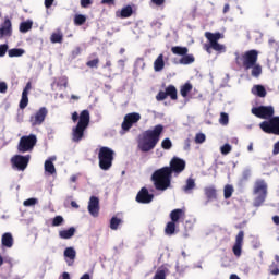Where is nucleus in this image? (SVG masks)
Wrapping results in <instances>:
<instances>
[{
	"mask_svg": "<svg viewBox=\"0 0 279 279\" xmlns=\"http://www.w3.org/2000/svg\"><path fill=\"white\" fill-rule=\"evenodd\" d=\"M101 3L110 5V3H114V0H101Z\"/></svg>",
	"mask_w": 279,
	"mask_h": 279,
	"instance_id": "obj_58",
	"label": "nucleus"
},
{
	"mask_svg": "<svg viewBox=\"0 0 279 279\" xmlns=\"http://www.w3.org/2000/svg\"><path fill=\"white\" fill-rule=\"evenodd\" d=\"M166 95L167 97H170L171 99L175 100L178 99V89H175V86L170 85L166 88Z\"/></svg>",
	"mask_w": 279,
	"mask_h": 279,
	"instance_id": "obj_30",
	"label": "nucleus"
},
{
	"mask_svg": "<svg viewBox=\"0 0 279 279\" xmlns=\"http://www.w3.org/2000/svg\"><path fill=\"white\" fill-rule=\"evenodd\" d=\"M272 221L276 223V226H279V216H274Z\"/></svg>",
	"mask_w": 279,
	"mask_h": 279,
	"instance_id": "obj_59",
	"label": "nucleus"
},
{
	"mask_svg": "<svg viewBox=\"0 0 279 279\" xmlns=\"http://www.w3.org/2000/svg\"><path fill=\"white\" fill-rule=\"evenodd\" d=\"M34 25V22L32 20H27L26 22H22L20 24V32L22 34H27L29 29H32V26Z\"/></svg>",
	"mask_w": 279,
	"mask_h": 279,
	"instance_id": "obj_29",
	"label": "nucleus"
},
{
	"mask_svg": "<svg viewBox=\"0 0 279 279\" xmlns=\"http://www.w3.org/2000/svg\"><path fill=\"white\" fill-rule=\"evenodd\" d=\"M71 206L72 208H80V205L75 201L71 202Z\"/></svg>",
	"mask_w": 279,
	"mask_h": 279,
	"instance_id": "obj_61",
	"label": "nucleus"
},
{
	"mask_svg": "<svg viewBox=\"0 0 279 279\" xmlns=\"http://www.w3.org/2000/svg\"><path fill=\"white\" fill-rule=\"evenodd\" d=\"M3 247H12L14 245V238L12 233H4L1 239Z\"/></svg>",
	"mask_w": 279,
	"mask_h": 279,
	"instance_id": "obj_23",
	"label": "nucleus"
},
{
	"mask_svg": "<svg viewBox=\"0 0 279 279\" xmlns=\"http://www.w3.org/2000/svg\"><path fill=\"white\" fill-rule=\"evenodd\" d=\"M8 92V84L5 82H0V93Z\"/></svg>",
	"mask_w": 279,
	"mask_h": 279,
	"instance_id": "obj_52",
	"label": "nucleus"
},
{
	"mask_svg": "<svg viewBox=\"0 0 279 279\" xmlns=\"http://www.w3.org/2000/svg\"><path fill=\"white\" fill-rule=\"evenodd\" d=\"M47 108L41 107L34 116L31 117L32 125H43L47 117Z\"/></svg>",
	"mask_w": 279,
	"mask_h": 279,
	"instance_id": "obj_13",
	"label": "nucleus"
},
{
	"mask_svg": "<svg viewBox=\"0 0 279 279\" xmlns=\"http://www.w3.org/2000/svg\"><path fill=\"white\" fill-rule=\"evenodd\" d=\"M5 36H12V22L10 20H5L0 27V38Z\"/></svg>",
	"mask_w": 279,
	"mask_h": 279,
	"instance_id": "obj_20",
	"label": "nucleus"
},
{
	"mask_svg": "<svg viewBox=\"0 0 279 279\" xmlns=\"http://www.w3.org/2000/svg\"><path fill=\"white\" fill-rule=\"evenodd\" d=\"M75 25H84L86 23V15L76 14L74 16Z\"/></svg>",
	"mask_w": 279,
	"mask_h": 279,
	"instance_id": "obj_39",
	"label": "nucleus"
},
{
	"mask_svg": "<svg viewBox=\"0 0 279 279\" xmlns=\"http://www.w3.org/2000/svg\"><path fill=\"white\" fill-rule=\"evenodd\" d=\"M58 158L56 156L49 157L45 163H44V169L45 172L48 173V175H53L56 173V166L53 162H56Z\"/></svg>",
	"mask_w": 279,
	"mask_h": 279,
	"instance_id": "obj_19",
	"label": "nucleus"
},
{
	"mask_svg": "<svg viewBox=\"0 0 279 279\" xmlns=\"http://www.w3.org/2000/svg\"><path fill=\"white\" fill-rule=\"evenodd\" d=\"M163 130L165 126L158 124L154 129L145 131L138 140V149L144 153L151 151L158 145Z\"/></svg>",
	"mask_w": 279,
	"mask_h": 279,
	"instance_id": "obj_2",
	"label": "nucleus"
},
{
	"mask_svg": "<svg viewBox=\"0 0 279 279\" xmlns=\"http://www.w3.org/2000/svg\"><path fill=\"white\" fill-rule=\"evenodd\" d=\"M270 274H272V276H278L279 268H275V269L270 270Z\"/></svg>",
	"mask_w": 279,
	"mask_h": 279,
	"instance_id": "obj_60",
	"label": "nucleus"
},
{
	"mask_svg": "<svg viewBox=\"0 0 279 279\" xmlns=\"http://www.w3.org/2000/svg\"><path fill=\"white\" fill-rule=\"evenodd\" d=\"M12 165L19 169V171H25L27 169V165H29V155L27 156H21L16 155L12 159Z\"/></svg>",
	"mask_w": 279,
	"mask_h": 279,
	"instance_id": "obj_12",
	"label": "nucleus"
},
{
	"mask_svg": "<svg viewBox=\"0 0 279 279\" xmlns=\"http://www.w3.org/2000/svg\"><path fill=\"white\" fill-rule=\"evenodd\" d=\"M165 69V54H159L154 61V71L155 73H160Z\"/></svg>",
	"mask_w": 279,
	"mask_h": 279,
	"instance_id": "obj_21",
	"label": "nucleus"
},
{
	"mask_svg": "<svg viewBox=\"0 0 279 279\" xmlns=\"http://www.w3.org/2000/svg\"><path fill=\"white\" fill-rule=\"evenodd\" d=\"M252 94L257 95V97H265L267 95V90L263 85H255L252 88Z\"/></svg>",
	"mask_w": 279,
	"mask_h": 279,
	"instance_id": "obj_27",
	"label": "nucleus"
},
{
	"mask_svg": "<svg viewBox=\"0 0 279 279\" xmlns=\"http://www.w3.org/2000/svg\"><path fill=\"white\" fill-rule=\"evenodd\" d=\"M193 189H195V179L189 178V179L186 180L185 186H183V191H184L185 193H189L190 191H193Z\"/></svg>",
	"mask_w": 279,
	"mask_h": 279,
	"instance_id": "obj_34",
	"label": "nucleus"
},
{
	"mask_svg": "<svg viewBox=\"0 0 279 279\" xmlns=\"http://www.w3.org/2000/svg\"><path fill=\"white\" fill-rule=\"evenodd\" d=\"M138 121H141V113L138 112L128 113L124 117V120L122 122V130L128 132V130H130L134 123H138Z\"/></svg>",
	"mask_w": 279,
	"mask_h": 279,
	"instance_id": "obj_11",
	"label": "nucleus"
},
{
	"mask_svg": "<svg viewBox=\"0 0 279 279\" xmlns=\"http://www.w3.org/2000/svg\"><path fill=\"white\" fill-rule=\"evenodd\" d=\"M36 204H38V198H28L23 202V206H25L26 208H28L29 206H36Z\"/></svg>",
	"mask_w": 279,
	"mask_h": 279,
	"instance_id": "obj_43",
	"label": "nucleus"
},
{
	"mask_svg": "<svg viewBox=\"0 0 279 279\" xmlns=\"http://www.w3.org/2000/svg\"><path fill=\"white\" fill-rule=\"evenodd\" d=\"M29 90H32V83L28 82L25 86V88L22 92V98L20 101V108L24 110V108H27V105L29 104V98L27 97L29 95Z\"/></svg>",
	"mask_w": 279,
	"mask_h": 279,
	"instance_id": "obj_18",
	"label": "nucleus"
},
{
	"mask_svg": "<svg viewBox=\"0 0 279 279\" xmlns=\"http://www.w3.org/2000/svg\"><path fill=\"white\" fill-rule=\"evenodd\" d=\"M220 151H221L222 156H228V154H230V151H232V145L225 144L223 146L220 147Z\"/></svg>",
	"mask_w": 279,
	"mask_h": 279,
	"instance_id": "obj_42",
	"label": "nucleus"
},
{
	"mask_svg": "<svg viewBox=\"0 0 279 279\" xmlns=\"http://www.w3.org/2000/svg\"><path fill=\"white\" fill-rule=\"evenodd\" d=\"M59 236L60 239L64 240L73 239V236H75V228L71 227L69 229L59 231Z\"/></svg>",
	"mask_w": 279,
	"mask_h": 279,
	"instance_id": "obj_22",
	"label": "nucleus"
},
{
	"mask_svg": "<svg viewBox=\"0 0 279 279\" xmlns=\"http://www.w3.org/2000/svg\"><path fill=\"white\" fill-rule=\"evenodd\" d=\"M121 223H122V220L120 218L112 217L110 220L111 230H118L119 226H121Z\"/></svg>",
	"mask_w": 279,
	"mask_h": 279,
	"instance_id": "obj_36",
	"label": "nucleus"
},
{
	"mask_svg": "<svg viewBox=\"0 0 279 279\" xmlns=\"http://www.w3.org/2000/svg\"><path fill=\"white\" fill-rule=\"evenodd\" d=\"M171 51L174 56H186L189 53V48L182 46H174L171 48Z\"/></svg>",
	"mask_w": 279,
	"mask_h": 279,
	"instance_id": "obj_26",
	"label": "nucleus"
},
{
	"mask_svg": "<svg viewBox=\"0 0 279 279\" xmlns=\"http://www.w3.org/2000/svg\"><path fill=\"white\" fill-rule=\"evenodd\" d=\"M195 62V57L193 54H183L179 60V64L189 65Z\"/></svg>",
	"mask_w": 279,
	"mask_h": 279,
	"instance_id": "obj_28",
	"label": "nucleus"
},
{
	"mask_svg": "<svg viewBox=\"0 0 279 279\" xmlns=\"http://www.w3.org/2000/svg\"><path fill=\"white\" fill-rule=\"evenodd\" d=\"M254 206H260L267 197V183L263 180L255 182L254 190Z\"/></svg>",
	"mask_w": 279,
	"mask_h": 279,
	"instance_id": "obj_6",
	"label": "nucleus"
},
{
	"mask_svg": "<svg viewBox=\"0 0 279 279\" xmlns=\"http://www.w3.org/2000/svg\"><path fill=\"white\" fill-rule=\"evenodd\" d=\"M99 167L102 171H108L114 160V150L109 147H101L98 153Z\"/></svg>",
	"mask_w": 279,
	"mask_h": 279,
	"instance_id": "obj_5",
	"label": "nucleus"
},
{
	"mask_svg": "<svg viewBox=\"0 0 279 279\" xmlns=\"http://www.w3.org/2000/svg\"><path fill=\"white\" fill-rule=\"evenodd\" d=\"M53 1L54 0H45L46 8H51V5H53Z\"/></svg>",
	"mask_w": 279,
	"mask_h": 279,
	"instance_id": "obj_56",
	"label": "nucleus"
},
{
	"mask_svg": "<svg viewBox=\"0 0 279 279\" xmlns=\"http://www.w3.org/2000/svg\"><path fill=\"white\" fill-rule=\"evenodd\" d=\"M161 147H162V149H171V147H173V144L171 143L170 138H165L161 142Z\"/></svg>",
	"mask_w": 279,
	"mask_h": 279,
	"instance_id": "obj_45",
	"label": "nucleus"
},
{
	"mask_svg": "<svg viewBox=\"0 0 279 279\" xmlns=\"http://www.w3.org/2000/svg\"><path fill=\"white\" fill-rule=\"evenodd\" d=\"M87 210L92 217H99V198L92 196L88 202Z\"/></svg>",
	"mask_w": 279,
	"mask_h": 279,
	"instance_id": "obj_14",
	"label": "nucleus"
},
{
	"mask_svg": "<svg viewBox=\"0 0 279 279\" xmlns=\"http://www.w3.org/2000/svg\"><path fill=\"white\" fill-rule=\"evenodd\" d=\"M132 8L130 5L124 7L120 12H117V16H121V19H130L132 14Z\"/></svg>",
	"mask_w": 279,
	"mask_h": 279,
	"instance_id": "obj_31",
	"label": "nucleus"
},
{
	"mask_svg": "<svg viewBox=\"0 0 279 279\" xmlns=\"http://www.w3.org/2000/svg\"><path fill=\"white\" fill-rule=\"evenodd\" d=\"M165 233L168 236L175 234V222H172V220L170 222H168L166 226V229H165Z\"/></svg>",
	"mask_w": 279,
	"mask_h": 279,
	"instance_id": "obj_32",
	"label": "nucleus"
},
{
	"mask_svg": "<svg viewBox=\"0 0 279 279\" xmlns=\"http://www.w3.org/2000/svg\"><path fill=\"white\" fill-rule=\"evenodd\" d=\"M234 193V187L232 185H226L223 189L225 199H230Z\"/></svg>",
	"mask_w": 279,
	"mask_h": 279,
	"instance_id": "obj_38",
	"label": "nucleus"
},
{
	"mask_svg": "<svg viewBox=\"0 0 279 279\" xmlns=\"http://www.w3.org/2000/svg\"><path fill=\"white\" fill-rule=\"evenodd\" d=\"M230 279H241V278H239V276H236V275H231Z\"/></svg>",
	"mask_w": 279,
	"mask_h": 279,
	"instance_id": "obj_64",
	"label": "nucleus"
},
{
	"mask_svg": "<svg viewBox=\"0 0 279 279\" xmlns=\"http://www.w3.org/2000/svg\"><path fill=\"white\" fill-rule=\"evenodd\" d=\"M153 279H167V271L165 269H158Z\"/></svg>",
	"mask_w": 279,
	"mask_h": 279,
	"instance_id": "obj_41",
	"label": "nucleus"
},
{
	"mask_svg": "<svg viewBox=\"0 0 279 279\" xmlns=\"http://www.w3.org/2000/svg\"><path fill=\"white\" fill-rule=\"evenodd\" d=\"M77 119L78 123L72 130V140L75 143H78V141H82V138H84V132L90 123V112L88 110H83L81 114H78L77 111H74L72 113V121L75 123L77 122Z\"/></svg>",
	"mask_w": 279,
	"mask_h": 279,
	"instance_id": "obj_3",
	"label": "nucleus"
},
{
	"mask_svg": "<svg viewBox=\"0 0 279 279\" xmlns=\"http://www.w3.org/2000/svg\"><path fill=\"white\" fill-rule=\"evenodd\" d=\"M89 5H93V0H81V7L88 8Z\"/></svg>",
	"mask_w": 279,
	"mask_h": 279,
	"instance_id": "obj_51",
	"label": "nucleus"
},
{
	"mask_svg": "<svg viewBox=\"0 0 279 279\" xmlns=\"http://www.w3.org/2000/svg\"><path fill=\"white\" fill-rule=\"evenodd\" d=\"M9 46L8 44L0 45V58H3L8 53Z\"/></svg>",
	"mask_w": 279,
	"mask_h": 279,
	"instance_id": "obj_48",
	"label": "nucleus"
},
{
	"mask_svg": "<svg viewBox=\"0 0 279 279\" xmlns=\"http://www.w3.org/2000/svg\"><path fill=\"white\" fill-rule=\"evenodd\" d=\"M252 76L253 77H259L260 76V73H263V68L259 65V64H254L252 66Z\"/></svg>",
	"mask_w": 279,
	"mask_h": 279,
	"instance_id": "obj_37",
	"label": "nucleus"
},
{
	"mask_svg": "<svg viewBox=\"0 0 279 279\" xmlns=\"http://www.w3.org/2000/svg\"><path fill=\"white\" fill-rule=\"evenodd\" d=\"M97 64H99V59H94L87 62V66H89L90 69H95Z\"/></svg>",
	"mask_w": 279,
	"mask_h": 279,
	"instance_id": "obj_50",
	"label": "nucleus"
},
{
	"mask_svg": "<svg viewBox=\"0 0 279 279\" xmlns=\"http://www.w3.org/2000/svg\"><path fill=\"white\" fill-rule=\"evenodd\" d=\"M62 223H64V218L62 216H57L52 220V226L54 227L62 226Z\"/></svg>",
	"mask_w": 279,
	"mask_h": 279,
	"instance_id": "obj_46",
	"label": "nucleus"
},
{
	"mask_svg": "<svg viewBox=\"0 0 279 279\" xmlns=\"http://www.w3.org/2000/svg\"><path fill=\"white\" fill-rule=\"evenodd\" d=\"M252 114L258 117V119H271L274 117V107L260 106L252 109Z\"/></svg>",
	"mask_w": 279,
	"mask_h": 279,
	"instance_id": "obj_9",
	"label": "nucleus"
},
{
	"mask_svg": "<svg viewBox=\"0 0 279 279\" xmlns=\"http://www.w3.org/2000/svg\"><path fill=\"white\" fill-rule=\"evenodd\" d=\"M61 82H63L64 88H66V86H69V78H66V76H63V77L61 78Z\"/></svg>",
	"mask_w": 279,
	"mask_h": 279,
	"instance_id": "obj_54",
	"label": "nucleus"
},
{
	"mask_svg": "<svg viewBox=\"0 0 279 279\" xmlns=\"http://www.w3.org/2000/svg\"><path fill=\"white\" fill-rule=\"evenodd\" d=\"M260 130L266 134L279 135V117H274L269 121H264L259 124Z\"/></svg>",
	"mask_w": 279,
	"mask_h": 279,
	"instance_id": "obj_8",
	"label": "nucleus"
},
{
	"mask_svg": "<svg viewBox=\"0 0 279 279\" xmlns=\"http://www.w3.org/2000/svg\"><path fill=\"white\" fill-rule=\"evenodd\" d=\"M206 142V134L204 133H198L195 136V143H197L198 145H202V143Z\"/></svg>",
	"mask_w": 279,
	"mask_h": 279,
	"instance_id": "obj_44",
	"label": "nucleus"
},
{
	"mask_svg": "<svg viewBox=\"0 0 279 279\" xmlns=\"http://www.w3.org/2000/svg\"><path fill=\"white\" fill-rule=\"evenodd\" d=\"M272 154L277 156L279 154V141L274 145Z\"/></svg>",
	"mask_w": 279,
	"mask_h": 279,
	"instance_id": "obj_53",
	"label": "nucleus"
},
{
	"mask_svg": "<svg viewBox=\"0 0 279 279\" xmlns=\"http://www.w3.org/2000/svg\"><path fill=\"white\" fill-rule=\"evenodd\" d=\"M80 279H90V275L84 274Z\"/></svg>",
	"mask_w": 279,
	"mask_h": 279,
	"instance_id": "obj_62",
	"label": "nucleus"
},
{
	"mask_svg": "<svg viewBox=\"0 0 279 279\" xmlns=\"http://www.w3.org/2000/svg\"><path fill=\"white\" fill-rule=\"evenodd\" d=\"M59 279H71V275H69V272H63Z\"/></svg>",
	"mask_w": 279,
	"mask_h": 279,
	"instance_id": "obj_55",
	"label": "nucleus"
},
{
	"mask_svg": "<svg viewBox=\"0 0 279 279\" xmlns=\"http://www.w3.org/2000/svg\"><path fill=\"white\" fill-rule=\"evenodd\" d=\"M247 150H248V151H254V144L251 143V144L248 145V147H247Z\"/></svg>",
	"mask_w": 279,
	"mask_h": 279,
	"instance_id": "obj_63",
	"label": "nucleus"
},
{
	"mask_svg": "<svg viewBox=\"0 0 279 279\" xmlns=\"http://www.w3.org/2000/svg\"><path fill=\"white\" fill-rule=\"evenodd\" d=\"M62 34L60 32L53 33L50 37L51 43L56 44V43H62Z\"/></svg>",
	"mask_w": 279,
	"mask_h": 279,
	"instance_id": "obj_40",
	"label": "nucleus"
},
{
	"mask_svg": "<svg viewBox=\"0 0 279 279\" xmlns=\"http://www.w3.org/2000/svg\"><path fill=\"white\" fill-rule=\"evenodd\" d=\"M153 3H155V5H162V3H165V0H151Z\"/></svg>",
	"mask_w": 279,
	"mask_h": 279,
	"instance_id": "obj_57",
	"label": "nucleus"
},
{
	"mask_svg": "<svg viewBox=\"0 0 279 279\" xmlns=\"http://www.w3.org/2000/svg\"><path fill=\"white\" fill-rule=\"evenodd\" d=\"M205 38H207L209 46H206V52L210 53V49H214V51H218V53H226V46L222 44H219V40L223 38V35L221 33H205Z\"/></svg>",
	"mask_w": 279,
	"mask_h": 279,
	"instance_id": "obj_4",
	"label": "nucleus"
},
{
	"mask_svg": "<svg viewBox=\"0 0 279 279\" xmlns=\"http://www.w3.org/2000/svg\"><path fill=\"white\" fill-rule=\"evenodd\" d=\"M191 90H193V85H191V83H186L181 87V95L182 97H187L189 93H191Z\"/></svg>",
	"mask_w": 279,
	"mask_h": 279,
	"instance_id": "obj_35",
	"label": "nucleus"
},
{
	"mask_svg": "<svg viewBox=\"0 0 279 279\" xmlns=\"http://www.w3.org/2000/svg\"><path fill=\"white\" fill-rule=\"evenodd\" d=\"M36 143H38V138L34 134L22 136L17 147L19 151H22V154L32 151V149H34L36 146Z\"/></svg>",
	"mask_w": 279,
	"mask_h": 279,
	"instance_id": "obj_7",
	"label": "nucleus"
},
{
	"mask_svg": "<svg viewBox=\"0 0 279 279\" xmlns=\"http://www.w3.org/2000/svg\"><path fill=\"white\" fill-rule=\"evenodd\" d=\"M167 97V92H159L156 96L157 101H165V98Z\"/></svg>",
	"mask_w": 279,
	"mask_h": 279,
	"instance_id": "obj_49",
	"label": "nucleus"
},
{
	"mask_svg": "<svg viewBox=\"0 0 279 279\" xmlns=\"http://www.w3.org/2000/svg\"><path fill=\"white\" fill-rule=\"evenodd\" d=\"M185 215V211L184 209H174L170 213V219L172 222H177V221H180V218L181 217H184Z\"/></svg>",
	"mask_w": 279,
	"mask_h": 279,
	"instance_id": "obj_24",
	"label": "nucleus"
},
{
	"mask_svg": "<svg viewBox=\"0 0 279 279\" xmlns=\"http://www.w3.org/2000/svg\"><path fill=\"white\" fill-rule=\"evenodd\" d=\"M63 256L65 258V263H68V266L71 267L73 266V263H75L77 252L73 246H70L64 250Z\"/></svg>",
	"mask_w": 279,
	"mask_h": 279,
	"instance_id": "obj_17",
	"label": "nucleus"
},
{
	"mask_svg": "<svg viewBox=\"0 0 279 279\" xmlns=\"http://www.w3.org/2000/svg\"><path fill=\"white\" fill-rule=\"evenodd\" d=\"M153 199L154 194H149V191H147L145 187H143L136 196V202H138V204H150Z\"/></svg>",
	"mask_w": 279,
	"mask_h": 279,
	"instance_id": "obj_15",
	"label": "nucleus"
},
{
	"mask_svg": "<svg viewBox=\"0 0 279 279\" xmlns=\"http://www.w3.org/2000/svg\"><path fill=\"white\" fill-rule=\"evenodd\" d=\"M9 58H21L25 56V49L22 48H13L8 51Z\"/></svg>",
	"mask_w": 279,
	"mask_h": 279,
	"instance_id": "obj_25",
	"label": "nucleus"
},
{
	"mask_svg": "<svg viewBox=\"0 0 279 279\" xmlns=\"http://www.w3.org/2000/svg\"><path fill=\"white\" fill-rule=\"evenodd\" d=\"M258 62V51L250 50L243 56V64L246 70L252 69Z\"/></svg>",
	"mask_w": 279,
	"mask_h": 279,
	"instance_id": "obj_10",
	"label": "nucleus"
},
{
	"mask_svg": "<svg viewBox=\"0 0 279 279\" xmlns=\"http://www.w3.org/2000/svg\"><path fill=\"white\" fill-rule=\"evenodd\" d=\"M245 236V233L243 231H240L238 235L235 236V243L233 245V254L234 256H241V252L243 250V239Z\"/></svg>",
	"mask_w": 279,
	"mask_h": 279,
	"instance_id": "obj_16",
	"label": "nucleus"
},
{
	"mask_svg": "<svg viewBox=\"0 0 279 279\" xmlns=\"http://www.w3.org/2000/svg\"><path fill=\"white\" fill-rule=\"evenodd\" d=\"M186 168V161L184 159L174 157L170 161V167H163L153 174V181L158 191H167L171 186V172L182 173Z\"/></svg>",
	"mask_w": 279,
	"mask_h": 279,
	"instance_id": "obj_1",
	"label": "nucleus"
},
{
	"mask_svg": "<svg viewBox=\"0 0 279 279\" xmlns=\"http://www.w3.org/2000/svg\"><path fill=\"white\" fill-rule=\"evenodd\" d=\"M228 122H229L228 113L222 112V113L220 114L219 123H220L221 125H228Z\"/></svg>",
	"mask_w": 279,
	"mask_h": 279,
	"instance_id": "obj_47",
	"label": "nucleus"
},
{
	"mask_svg": "<svg viewBox=\"0 0 279 279\" xmlns=\"http://www.w3.org/2000/svg\"><path fill=\"white\" fill-rule=\"evenodd\" d=\"M205 195L208 199H216L217 198V190H215L213 186L206 187Z\"/></svg>",
	"mask_w": 279,
	"mask_h": 279,
	"instance_id": "obj_33",
	"label": "nucleus"
}]
</instances>
